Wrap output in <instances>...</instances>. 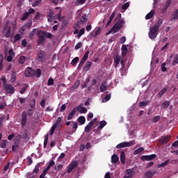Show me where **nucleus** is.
I'll return each instance as SVG.
<instances>
[{"instance_id":"nucleus-1","label":"nucleus","mask_w":178,"mask_h":178,"mask_svg":"<svg viewBox=\"0 0 178 178\" xmlns=\"http://www.w3.org/2000/svg\"><path fill=\"white\" fill-rule=\"evenodd\" d=\"M116 23L111 28V31H113V34L118 33L123 26H124V20L122 19V14L119 13L115 18Z\"/></svg>"},{"instance_id":"nucleus-2","label":"nucleus","mask_w":178,"mask_h":178,"mask_svg":"<svg viewBox=\"0 0 178 178\" xmlns=\"http://www.w3.org/2000/svg\"><path fill=\"white\" fill-rule=\"evenodd\" d=\"M47 31H38L36 35L38 36V44L41 45V44H44V41H45V34Z\"/></svg>"},{"instance_id":"nucleus-3","label":"nucleus","mask_w":178,"mask_h":178,"mask_svg":"<svg viewBox=\"0 0 178 178\" xmlns=\"http://www.w3.org/2000/svg\"><path fill=\"white\" fill-rule=\"evenodd\" d=\"M37 58L38 62H44L47 58V53L42 50H39L37 54Z\"/></svg>"},{"instance_id":"nucleus-4","label":"nucleus","mask_w":178,"mask_h":178,"mask_svg":"<svg viewBox=\"0 0 178 178\" xmlns=\"http://www.w3.org/2000/svg\"><path fill=\"white\" fill-rule=\"evenodd\" d=\"M158 29H155L152 26L149 28V38L150 40H154L155 39L156 37L158 36Z\"/></svg>"},{"instance_id":"nucleus-5","label":"nucleus","mask_w":178,"mask_h":178,"mask_svg":"<svg viewBox=\"0 0 178 178\" xmlns=\"http://www.w3.org/2000/svg\"><path fill=\"white\" fill-rule=\"evenodd\" d=\"M24 74L25 77H33V76H35V70L28 67L25 70Z\"/></svg>"},{"instance_id":"nucleus-6","label":"nucleus","mask_w":178,"mask_h":178,"mask_svg":"<svg viewBox=\"0 0 178 178\" xmlns=\"http://www.w3.org/2000/svg\"><path fill=\"white\" fill-rule=\"evenodd\" d=\"M4 90L8 92V94H15V89L12 86V84H5L3 85Z\"/></svg>"},{"instance_id":"nucleus-7","label":"nucleus","mask_w":178,"mask_h":178,"mask_svg":"<svg viewBox=\"0 0 178 178\" xmlns=\"http://www.w3.org/2000/svg\"><path fill=\"white\" fill-rule=\"evenodd\" d=\"M26 123H27V113L26 111H23L21 119V125L22 129L26 127Z\"/></svg>"},{"instance_id":"nucleus-8","label":"nucleus","mask_w":178,"mask_h":178,"mask_svg":"<svg viewBox=\"0 0 178 178\" xmlns=\"http://www.w3.org/2000/svg\"><path fill=\"white\" fill-rule=\"evenodd\" d=\"M77 165H79V163L77 162V161H72L69 167L67 168V173H72V170L74 169H76V168H77Z\"/></svg>"},{"instance_id":"nucleus-9","label":"nucleus","mask_w":178,"mask_h":178,"mask_svg":"<svg viewBox=\"0 0 178 178\" xmlns=\"http://www.w3.org/2000/svg\"><path fill=\"white\" fill-rule=\"evenodd\" d=\"M171 16L172 17L170 18V21L176 22V20H178V8L173 10Z\"/></svg>"},{"instance_id":"nucleus-10","label":"nucleus","mask_w":178,"mask_h":178,"mask_svg":"<svg viewBox=\"0 0 178 178\" xmlns=\"http://www.w3.org/2000/svg\"><path fill=\"white\" fill-rule=\"evenodd\" d=\"M155 158H156V154H151L141 156V159L143 161H152V159H155Z\"/></svg>"},{"instance_id":"nucleus-11","label":"nucleus","mask_w":178,"mask_h":178,"mask_svg":"<svg viewBox=\"0 0 178 178\" xmlns=\"http://www.w3.org/2000/svg\"><path fill=\"white\" fill-rule=\"evenodd\" d=\"M76 111L81 113H87L88 110L83 106V104H81L76 107Z\"/></svg>"},{"instance_id":"nucleus-12","label":"nucleus","mask_w":178,"mask_h":178,"mask_svg":"<svg viewBox=\"0 0 178 178\" xmlns=\"http://www.w3.org/2000/svg\"><path fill=\"white\" fill-rule=\"evenodd\" d=\"M162 23H163V19H159V21L154 24V26L152 27L159 31V28L162 25Z\"/></svg>"},{"instance_id":"nucleus-13","label":"nucleus","mask_w":178,"mask_h":178,"mask_svg":"<svg viewBox=\"0 0 178 178\" xmlns=\"http://www.w3.org/2000/svg\"><path fill=\"white\" fill-rule=\"evenodd\" d=\"M127 147H130L129 143H127V142H122V143L116 145V148L118 149H122V148H126Z\"/></svg>"},{"instance_id":"nucleus-14","label":"nucleus","mask_w":178,"mask_h":178,"mask_svg":"<svg viewBox=\"0 0 178 178\" xmlns=\"http://www.w3.org/2000/svg\"><path fill=\"white\" fill-rule=\"evenodd\" d=\"M170 140V138L169 136H163L159 140V141H160V143H161V144L165 145V144H168V143H169Z\"/></svg>"},{"instance_id":"nucleus-15","label":"nucleus","mask_w":178,"mask_h":178,"mask_svg":"<svg viewBox=\"0 0 178 178\" xmlns=\"http://www.w3.org/2000/svg\"><path fill=\"white\" fill-rule=\"evenodd\" d=\"M121 59H122V57L119 55H117L114 58V67H118V65H119L120 63Z\"/></svg>"},{"instance_id":"nucleus-16","label":"nucleus","mask_w":178,"mask_h":178,"mask_svg":"<svg viewBox=\"0 0 178 178\" xmlns=\"http://www.w3.org/2000/svg\"><path fill=\"white\" fill-rule=\"evenodd\" d=\"M53 16H54V11L51 9H49V14L47 15V22H49V23H51Z\"/></svg>"},{"instance_id":"nucleus-17","label":"nucleus","mask_w":178,"mask_h":178,"mask_svg":"<svg viewBox=\"0 0 178 178\" xmlns=\"http://www.w3.org/2000/svg\"><path fill=\"white\" fill-rule=\"evenodd\" d=\"M92 66V63L91 61L86 62V65H84L83 70V72H88L90 70V67Z\"/></svg>"},{"instance_id":"nucleus-18","label":"nucleus","mask_w":178,"mask_h":178,"mask_svg":"<svg viewBox=\"0 0 178 178\" xmlns=\"http://www.w3.org/2000/svg\"><path fill=\"white\" fill-rule=\"evenodd\" d=\"M155 173H156L155 171L148 170L145 172V178L154 177V175H155Z\"/></svg>"},{"instance_id":"nucleus-19","label":"nucleus","mask_w":178,"mask_h":178,"mask_svg":"<svg viewBox=\"0 0 178 178\" xmlns=\"http://www.w3.org/2000/svg\"><path fill=\"white\" fill-rule=\"evenodd\" d=\"M19 145H20V140L17 139L15 140L14 145L12 146V150L16 151V149H17V148H19Z\"/></svg>"},{"instance_id":"nucleus-20","label":"nucleus","mask_w":178,"mask_h":178,"mask_svg":"<svg viewBox=\"0 0 178 178\" xmlns=\"http://www.w3.org/2000/svg\"><path fill=\"white\" fill-rule=\"evenodd\" d=\"M120 161L122 165H124L126 163V154L124 153V151L121 152Z\"/></svg>"},{"instance_id":"nucleus-21","label":"nucleus","mask_w":178,"mask_h":178,"mask_svg":"<svg viewBox=\"0 0 178 178\" xmlns=\"http://www.w3.org/2000/svg\"><path fill=\"white\" fill-rule=\"evenodd\" d=\"M115 11L109 17V20L108 21L107 24H106V27H109L111 26V23H112V20L115 18Z\"/></svg>"},{"instance_id":"nucleus-22","label":"nucleus","mask_w":178,"mask_h":178,"mask_svg":"<svg viewBox=\"0 0 178 178\" xmlns=\"http://www.w3.org/2000/svg\"><path fill=\"white\" fill-rule=\"evenodd\" d=\"M122 56H126V55H127V46H126V44H122Z\"/></svg>"},{"instance_id":"nucleus-23","label":"nucleus","mask_w":178,"mask_h":178,"mask_svg":"<svg viewBox=\"0 0 178 178\" xmlns=\"http://www.w3.org/2000/svg\"><path fill=\"white\" fill-rule=\"evenodd\" d=\"M80 86V80L77 79L75 82L74 86L71 87L72 91H74L75 90H77V88Z\"/></svg>"},{"instance_id":"nucleus-24","label":"nucleus","mask_w":178,"mask_h":178,"mask_svg":"<svg viewBox=\"0 0 178 178\" xmlns=\"http://www.w3.org/2000/svg\"><path fill=\"white\" fill-rule=\"evenodd\" d=\"M108 90V86H106V81L103 82L100 86L101 92H105Z\"/></svg>"},{"instance_id":"nucleus-25","label":"nucleus","mask_w":178,"mask_h":178,"mask_svg":"<svg viewBox=\"0 0 178 178\" xmlns=\"http://www.w3.org/2000/svg\"><path fill=\"white\" fill-rule=\"evenodd\" d=\"M155 11L151 10L147 15L145 16L146 20H149V19H152V17L154 16Z\"/></svg>"},{"instance_id":"nucleus-26","label":"nucleus","mask_w":178,"mask_h":178,"mask_svg":"<svg viewBox=\"0 0 178 178\" xmlns=\"http://www.w3.org/2000/svg\"><path fill=\"white\" fill-rule=\"evenodd\" d=\"M118 161H119V156H118L117 154H113L111 156V162H112V163H118Z\"/></svg>"},{"instance_id":"nucleus-27","label":"nucleus","mask_w":178,"mask_h":178,"mask_svg":"<svg viewBox=\"0 0 178 178\" xmlns=\"http://www.w3.org/2000/svg\"><path fill=\"white\" fill-rule=\"evenodd\" d=\"M106 124L107 123H106V121L105 120L99 122V126L97 127L98 130H101V129H104V127H105Z\"/></svg>"},{"instance_id":"nucleus-28","label":"nucleus","mask_w":178,"mask_h":178,"mask_svg":"<svg viewBox=\"0 0 178 178\" xmlns=\"http://www.w3.org/2000/svg\"><path fill=\"white\" fill-rule=\"evenodd\" d=\"M92 125V122H89L88 125L85 127V131L86 133H90L91 131V127Z\"/></svg>"},{"instance_id":"nucleus-29","label":"nucleus","mask_w":178,"mask_h":178,"mask_svg":"<svg viewBox=\"0 0 178 178\" xmlns=\"http://www.w3.org/2000/svg\"><path fill=\"white\" fill-rule=\"evenodd\" d=\"M169 162H170V160H167L164 163H161L157 165V168H165V166H168L169 165Z\"/></svg>"},{"instance_id":"nucleus-30","label":"nucleus","mask_w":178,"mask_h":178,"mask_svg":"<svg viewBox=\"0 0 178 178\" xmlns=\"http://www.w3.org/2000/svg\"><path fill=\"white\" fill-rule=\"evenodd\" d=\"M29 16H30V14L29 13H24L21 16V20L24 22V20H27L29 19Z\"/></svg>"},{"instance_id":"nucleus-31","label":"nucleus","mask_w":178,"mask_h":178,"mask_svg":"<svg viewBox=\"0 0 178 178\" xmlns=\"http://www.w3.org/2000/svg\"><path fill=\"white\" fill-rule=\"evenodd\" d=\"M78 122H79V123H80V124H84V123H86V117H84V116L79 117Z\"/></svg>"},{"instance_id":"nucleus-32","label":"nucleus","mask_w":178,"mask_h":178,"mask_svg":"<svg viewBox=\"0 0 178 178\" xmlns=\"http://www.w3.org/2000/svg\"><path fill=\"white\" fill-rule=\"evenodd\" d=\"M28 88H29V84L25 83L24 86L19 90V92L21 94H24V92L27 91Z\"/></svg>"},{"instance_id":"nucleus-33","label":"nucleus","mask_w":178,"mask_h":178,"mask_svg":"<svg viewBox=\"0 0 178 178\" xmlns=\"http://www.w3.org/2000/svg\"><path fill=\"white\" fill-rule=\"evenodd\" d=\"M79 60H80V58L79 57L74 58L71 62V65L74 67L76 66V65H77V62H79Z\"/></svg>"},{"instance_id":"nucleus-34","label":"nucleus","mask_w":178,"mask_h":178,"mask_svg":"<svg viewBox=\"0 0 178 178\" xmlns=\"http://www.w3.org/2000/svg\"><path fill=\"white\" fill-rule=\"evenodd\" d=\"M170 105V102L169 101H165L161 104V108H163V109H166V108H168Z\"/></svg>"},{"instance_id":"nucleus-35","label":"nucleus","mask_w":178,"mask_h":178,"mask_svg":"<svg viewBox=\"0 0 178 178\" xmlns=\"http://www.w3.org/2000/svg\"><path fill=\"white\" fill-rule=\"evenodd\" d=\"M19 63L20 65H24V63H25L26 62V56H21L19 58V60H18Z\"/></svg>"},{"instance_id":"nucleus-36","label":"nucleus","mask_w":178,"mask_h":178,"mask_svg":"<svg viewBox=\"0 0 178 178\" xmlns=\"http://www.w3.org/2000/svg\"><path fill=\"white\" fill-rule=\"evenodd\" d=\"M88 55H90V51H87L85 54L83 55L81 60L83 62H86L88 59Z\"/></svg>"},{"instance_id":"nucleus-37","label":"nucleus","mask_w":178,"mask_h":178,"mask_svg":"<svg viewBox=\"0 0 178 178\" xmlns=\"http://www.w3.org/2000/svg\"><path fill=\"white\" fill-rule=\"evenodd\" d=\"M11 33L12 30L10 29V26H8V31L4 34L6 38H9V37H10Z\"/></svg>"},{"instance_id":"nucleus-38","label":"nucleus","mask_w":178,"mask_h":178,"mask_svg":"<svg viewBox=\"0 0 178 178\" xmlns=\"http://www.w3.org/2000/svg\"><path fill=\"white\" fill-rule=\"evenodd\" d=\"M20 40H22V36L20 35V34L17 33V34L14 36V43H15V42H17V41H20Z\"/></svg>"},{"instance_id":"nucleus-39","label":"nucleus","mask_w":178,"mask_h":178,"mask_svg":"<svg viewBox=\"0 0 178 178\" xmlns=\"http://www.w3.org/2000/svg\"><path fill=\"white\" fill-rule=\"evenodd\" d=\"M87 2V0H76L75 2V5L76 6H79L80 5H83V3H86Z\"/></svg>"},{"instance_id":"nucleus-40","label":"nucleus","mask_w":178,"mask_h":178,"mask_svg":"<svg viewBox=\"0 0 178 178\" xmlns=\"http://www.w3.org/2000/svg\"><path fill=\"white\" fill-rule=\"evenodd\" d=\"M178 64V54L174 57V60L172 63V66H176Z\"/></svg>"},{"instance_id":"nucleus-41","label":"nucleus","mask_w":178,"mask_h":178,"mask_svg":"<svg viewBox=\"0 0 178 178\" xmlns=\"http://www.w3.org/2000/svg\"><path fill=\"white\" fill-rule=\"evenodd\" d=\"M143 151H144V148L139 147L138 149H136L134 152V155H138V154H141V152H143Z\"/></svg>"},{"instance_id":"nucleus-42","label":"nucleus","mask_w":178,"mask_h":178,"mask_svg":"<svg viewBox=\"0 0 178 178\" xmlns=\"http://www.w3.org/2000/svg\"><path fill=\"white\" fill-rule=\"evenodd\" d=\"M48 171L49 170H47V168H44L43 170V172L40 175V178H44L45 176H47Z\"/></svg>"},{"instance_id":"nucleus-43","label":"nucleus","mask_w":178,"mask_h":178,"mask_svg":"<svg viewBox=\"0 0 178 178\" xmlns=\"http://www.w3.org/2000/svg\"><path fill=\"white\" fill-rule=\"evenodd\" d=\"M87 23V15H84L81 19L79 21V23Z\"/></svg>"},{"instance_id":"nucleus-44","label":"nucleus","mask_w":178,"mask_h":178,"mask_svg":"<svg viewBox=\"0 0 178 178\" xmlns=\"http://www.w3.org/2000/svg\"><path fill=\"white\" fill-rule=\"evenodd\" d=\"M121 76H126L127 74V70L124 67L120 68Z\"/></svg>"},{"instance_id":"nucleus-45","label":"nucleus","mask_w":178,"mask_h":178,"mask_svg":"<svg viewBox=\"0 0 178 178\" xmlns=\"http://www.w3.org/2000/svg\"><path fill=\"white\" fill-rule=\"evenodd\" d=\"M8 143V140H3L0 144V147L6 148V144Z\"/></svg>"},{"instance_id":"nucleus-46","label":"nucleus","mask_w":178,"mask_h":178,"mask_svg":"<svg viewBox=\"0 0 178 178\" xmlns=\"http://www.w3.org/2000/svg\"><path fill=\"white\" fill-rule=\"evenodd\" d=\"M31 109H35V99H33L29 104Z\"/></svg>"},{"instance_id":"nucleus-47","label":"nucleus","mask_w":178,"mask_h":178,"mask_svg":"<svg viewBox=\"0 0 178 178\" xmlns=\"http://www.w3.org/2000/svg\"><path fill=\"white\" fill-rule=\"evenodd\" d=\"M149 101H145V102H141L139 103V107L143 108V106H147L149 104Z\"/></svg>"},{"instance_id":"nucleus-48","label":"nucleus","mask_w":178,"mask_h":178,"mask_svg":"<svg viewBox=\"0 0 178 178\" xmlns=\"http://www.w3.org/2000/svg\"><path fill=\"white\" fill-rule=\"evenodd\" d=\"M48 144V134L44 136V148H47V145Z\"/></svg>"},{"instance_id":"nucleus-49","label":"nucleus","mask_w":178,"mask_h":178,"mask_svg":"<svg viewBox=\"0 0 178 178\" xmlns=\"http://www.w3.org/2000/svg\"><path fill=\"white\" fill-rule=\"evenodd\" d=\"M85 32H86V29L84 28H82L78 33V35H77L78 38H80V37H81V35H83V34H84Z\"/></svg>"},{"instance_id":"nucleus-50","label":"nucleus","mask_w":178,"mask_h":178,"mask_svg":"<svg viewBox=\"0 0 178 178\" xmlns=\"http://www.w3.org/2000/svg\"><path fill=\"white\" fill-rule=\"evenodd\" d=\"M54 165H55V161H51L49 165H47V168H46L45 169H47V170H49V169H51V168H52V166Z\"/></svg>"},{"instance_id":"nucleus-51","label":"nucleus","mask_w":178,"mask_h":178,"mask_svg":"<svg viewBox=\"0 0 178 178\" xmlns=\"http://www.w3.org/2000/svg\"><path fill=\"white\" fill-rule=\"evenodd\" d=\"M42 2V0H36L34 3L32 4L33 8L38 6Z\"/></svg>"},{"instance_id":"nucleus-52","label":"nucleus","mask_w":178,"mask_h":178,"mask_svg":"<svg viewBox=\"0 0 178 178\" xmlns=\"http://www.w3.org/2000/svg\"><path fill=\"white\" fill-rule=\"evenodd\" d=\"M37 31L36 29H33L29 33V38H33L35 35V32Z\"/></svg>"},{"instance_id":"nucleus-53","label":"nucleus","mask_w":178,"mask_h":178,"mask_svg":"<svg viewBox=\"0 0 178 178\" xmlns=\"http://www.w3.org/2000/svg\"><path fill=\"white\" fill-rule=\"evenodd\" d=\"M10 80L11 83H15V81H16V72H13L11 74Z\"/></svg>"},{"instance_id":"nucleus-54","label":"nucleus","mask_w":178,"mask_h":178,"mask_svg":"<svg viewBox=\"0 0 178 178\" xmlns=\"http://www.w3.org/2000/svg\"><path fill=\"white\" fill-rule=\"evenodd\" d=\"M56 125H52L51 129H50V136H53L54 133H55V130H56Z\"/></svg>"},{"instance_id":"nucleus-55","label":"nucleus","mask_w":178,"mask_h":178,"mask_svg":"<svg viewBox=\"0 0 178 178\" xmlns=\"http://www.w3.org/2000/svg\"><path fill=\"white\" fill-rule=\"evenodd\" d=\"M72 129H74V131H76L77 130V127H79V124L77 122L72 121Z\"/></svg>"},{"instance_id":"nucleus-56","label":"nucleus","mask_w":178,"mask_h":178,"mask_svg":"<svg viewBox=\"0 0 178 178\" xmlns=\"http://www.w3.org/2000/svg\"><path fill=\"white\" fill-rule=\"evenodd\" d=\"M165 92H166V88L162 89V90L158 93L159 97L161 98V97H162V95H164Z\"/></svg>"},{"instance_id":"nucleus-57","label":"nucleus","mask_w":178,"mask_h":178,"mask_svg":"<svg viewBox=\"0 0 178 178\" xmlns=\"http://www.w3.org/2000/svg\"><path fill=\"white\" fill-rule=\"evenodd\" d=\"M45 37L46 38H49V40H52V37H54V35L48 31H46Z\"/></svg>"},{"instance_id":"nucleus-58","label":"nucleus","mask_w":178,"mask_h":178,"mask_svg":"<svg viewBox=\"0 0 178 178\" xmlns=\"http://www.w3.org/2000/svg\"><path fill=\"white\" fill-rule=\"evenodd\" d=\"M111 94H108L107 95L105 96V97L103 99V102H108V101H109L111 99Z\"/></svg>"},{"instance_id":"nucleus-59","label":"nucleus","mask_w":178,"mask_h":178,"mask_svg":"<svg viewBox=\"0 0 178 178\" xmlns=\"http://www.w3.org/2000/svg\"><path fill=\"white\" fill-rule=\"evenodd\" d=\"M33 111H34V109H33V108H29L28 110V116H29V118H31V116H33V115H34Z\"/></svg>"},{"instance_id":"nucleus-60","label":"nucleus","mask_w":178,"mask_h":178,"mask_svg":"<svg viewBox=\"0 0 178 178\" xmlns=\"http://www.w3.org/2000/svg\"><path fill=\"white\" fill-rule=\"evenodd\" d=\"M60 122H62V118L60 117H58L57 118L56 122L53 125H54L56 127H58V125L60 123Z\"/></svg>"},{"instance_id":"nucleus-61","label":"nucleus","mask_w":178,"mask_h":178,"mask_svg":"<svg viewBox=\"0 0 178 178\" xmlns=\"http://www.w3.org/2000/svg\"><path fill=\"white\" fill-rule=\"evenodd\" d=\"M35 75L36 77H41V70L37 69L36 71H35Z\"/></svg>"},{"instance_id":"nucleus-62","label":"nucleus","mask_w":178,"mask_h":178,"mask_svg":"<svg viewBox=\"0 0 178 178\" xmlns=\"http://www.w3.org/2000/svg\"><path fill=\"white\" fill-rule=\"evenodd\" d=\"M54 79L52 77H50L49 79H48V81H47V86H54Z\"/></svg>"},{"instance_id":"nucleus-63","label":"nucleus","mask_w":178,"mask_h":178,"mask_svg":"<svg viewBox=\"0 0 178 178\" xmlns=\"http://www.w3.org/2000/svg\"><path fill=\"white\" fill-rule=\"evenodd\" d=\"M31 24H33V22L30 20L24 26V29H30L31 27Z\"/></svg>"},{"instance_id":"nucleus-64","label":"nucleus","mask_w":178,"mask_h":178,"mask_svg":"<svg viewBox=\"0 0 178 178\" xmlns=\"http://www.w3.org/2000/svg\"><path fill=\"white\" fill-rule=\"evenodd\" d=\"M161 120V116L159 115H156L154 118H153V123H156V122H158L159 120Z\"/></svg>"}]
</instances>
